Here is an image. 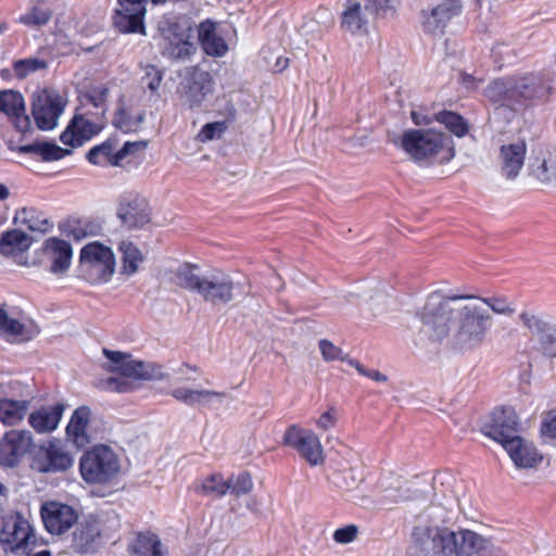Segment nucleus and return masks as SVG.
<instances>
[{
	"label": "nucleus",
	"instance_id": "f257e3e1",
	"mask_svg": "<svg viewBox=\"0 0 556 556\" xmlns=\"http://www.w3.org/2000/svg\"><path fill=\"white\" fill-rule=\"evenodd\" d=\"M472 294L428 295L419 313L420 332L433 342L445 339L454 325L453 342L460 351H471L484 344L493 326V317Z\"/></svg>",
	"mask_w": 556,
	"mask_h": 556
},
{
	"label": "nucleus",
	"instance_id": "f03ea898",
	"mask_svg": "<svg viewBox=\"0 0 556 556\" xmlns=\"http://www.w3.org/2000/svg\"><path fill=\"white\" fill-rule=\"evenodd\" d=\"M555 90L549 73H533L496 79L485 89V97L502 108L518 112L546 101Z\"/></svg>",
	"mask_w": 556,
	"mask_h": 556
},
{
	"label": "nucleus",
	"instance_id": "7ed1b4c3",
	"mask_svg": "<svg viewBox=\"0 0 556 556\" xmlns=\"http://www.w3.org/2000/svg\"><path fill=\"white\" fill-rule=\"evenodd\" d=\"M173 282L198 294L213 305H225L235 299L237 285L231 276L220 269L201 273L197 265L184 263L173 271Z\"/></svg>",
	"mask_w": 556,
	"mask_h": 556
},
{
	"label": "nucleus",
	"instance_id": "20e7f679",
	"mask_svg": "<svg viewBox=\"0 0 556 556\" xmlns=\"http://www.w3.org/2000/svg\"><path fill=\"white\" fill-rule=\"evenodd\" d=\"M99 131L100 127L98 124L89 119L86 115L75 114L60 135L61 142L71 149L61 148L54 142L37 141L21 146L18 152L23 154H36L40 156L43 162L59 161L71 155L72 149L84 146Z\"/></svg>",
	"mask_w": 556,
	"mask_h": 556
},
{
	"label": "nucleus",
	"instance_id": "39448f33",
	"mask_svg": "<svg viewBox=\"0 0 556 556\" xmlns=\"http://www.w3.org/2000/svg\"><path fill=\"white\" fill-rule=\"evenodd\" d=\"M401 148L418 163H447L455 156L452 138L433 129L406 130Z\"/></svg>",
	"mask_w": 556,
	"mask_h": 556
},
{
	"label": "nucleus",
	"instance_id": "423d86ee",
	"mask_svg": "<svg viewBox=\"0 0 556 556\" xmlns=\"http://www.w3.org/2000/svg\"><path fill=\"white\" fill-rule=\"evenodd\" d=\"M119 469L117 454L104 444L94 445L79 460L80 476L89 484H105L117 476Z\"/></svg>",
	"mask_w": 556,
	"mask_h": 556
},
{
	"label": "nucleus",
	"instance_id": "0eeeda50",
	"mask_svg": "<svg viewBox=\"0 0 556 556\" xmlns=\"http://www.w3.org/2000/svg\"><path fill=\"white\" fill-rule=\"evenodd\" d=\"M0 545L4 553L27 555L37 545V538L29 520L21 513L12 511L2 517Z\"/></svg>",
	"mask_w": 556,
	"mask_h": 556
},
{
	"label": "nucleus",
	"instance_id": "6e6552de",
	"mask_svg": "<svg viewBox=\"0 0 556 556\" xmlns=\"http://www.w3.org/2000/svg\"><path fill=\"white\" fill-rule=\"evenodd\" d=\"M78 270L80 276L92 285L109 281L115 270L112 250L98 242L85 245L80 251Z\"/></svg>",
	"mask_w": 556,
	"mask_h": 556
},
{
	"label": "nucleus",
	"instance_id": "1a4fd4ad",
	"mask_svg": "<svg viewBox=\"0 0 556 556\" xmlns=\"http://www.w3.org/2000/svg\"><path fill=\"white\" fill-rule=\"evenodd\" d=\"M520 430L516 410L509 406L495 408L481 427V432L485 437L498 442L503 447L506 441L518 438Z\"/></svg>",
	"mask_w": 556,
	"mask_h": 556
},
{
	"label": "nucleus",
	"instance_id": "9d476101",
	"mask_svg": "<svg viewBox=\"0 0 556 556\" xmlns=\"http://www.w3.org/2000/svg\"><path fill=\"white\" fill-rule=\"evenodd\" d=\"M119 378L111 377L106 380V389L116 392H126L129 383L125 378H134L141 380H163L168 376L163 371V367L156 363L134 361L130 355L126 358L122 367L119 366Z\"/></svg>",
	"mask_w": 556,
	"mask_h": 556
},
{
	"label": "nucleus",
	"instance_id": "9b49d317",
	"mask_svg": "<svg viewBox=\"0 0 556 556\" xmlns=\"http://www.w3.org/2000/svg\"><path fill=\"white\" fill-rule=\"evenodd\" d=\"M65 106L66 100L55 91L43 90L37 93L31 103L36 126L43 131L54 129Z\"/></svg>",
	"mask_w": 556,
	"mask_h": 556
},
{
	"label": "nucleus",
	"instance_id": "f8f14e48",
	"mask_svg": "<svg viewBox=\"0 0 556 556\" xmlns=\"http://www.w3.org/2000/svg\"><path fill=\"white\" fill-rule=\"evenodd\" d=\"M26 387L17 381L0 384V421L4 425H16L26 415L30 399H14L15 395L24 396Z\"/></svg>",
	"mask_w": 556,
	"mask_h": 556
},
{
	"label": "nucleus",
	"instance_id": "ddd939ff",
	"mask_svg": "<svg viewBox=\"0 0 556 556\" xmlns=\"http://www.w3.org/2000/svg\"><path fill=\"white\" fill-rule=\"evenodd\" d=\"M283 443L298 451L312 466L324 460L320 440L312 430L292 425L285 432Z\"/></svg>",
	"mask_w": 556,
	"mask_h": 556
},
{
	"label": "nucleus",
	"instance_id": "4468645a",
	"mask_svg": "<svg viewBox=\"0 0 556 556\" xmlns=\"http://www.w3.org/2000/svg\"><path fill=\"white\" fill-rule=\"evenodd\" d=\"M151 211L144 198L124 192L118 200L117 217L128 229L141 228L150 222Z\"/></svg>",
	"mask_w": 556,
	"mask_h": 556
},
{
	"label": "nucleus",
	"instance_id": "2eb2a0df",
	"mask_svg": "<svg viewBox=\"0 0 556 556\" xmlns=\"http://www.w3.org/2000/svg\"><path fill=\"white\" fill-rule=\"evenodd\" d=\"M74 464L73 456L60 444L49 442L41 446L33 460V467L39 472H62L70 469Z\"/></svg>",
	"mask_w": 556,
	"mask_h": 556
},
{
	"label": "nucleus",
	"instance_id": "dca6fc26",
	"mask_svg": "<svg viewBox=\"0 0 556 556\" xmlns=\"http://www.w3.org/2000/svg\"><path fill=\"white\" fill-rule=\"evenodd\" d=\"M146 3L147 0H118L119 8L113 17L114 26L121 33L144 34Z\"/></svg>",
	"mask_w": 556,
	"mask_h": 556
},
{
	"label": "nucleus",
	"instance_id": "f3484780",
	"mask_svg": "<svg viewBox=\"0 0 556 556\" xmlns=\"http://www.w3.org/2000/svg\"><path fill=\"white\" fill-rule=\"evenodd\" d=\"M33 437L26 430H11L0 440V465L14 467L29 452Z\"/></svg>",
	"mask_w": 556,
	"mask_h": 556
},
{
	"label": "nucleus",
	"instance_id": "a211bd4d",
	"mask_svg": "<svg viewBox=\"0 0 556 556\" xmlns=\"http://www.w3.org/2000/svg\"><path fill=\"white\" fill-rule=\"evenodd\" d=\"M424 542L427 556H459L460 531L448 528H430Z\"/></svg>",
	"mask_w": 556,
	"mask_h": 556
},
{
	"label": "nucleus",
	"instance_id": "6ab92c4d",
	"mask_svg": "<svg viewBox=\"0 0 556 556\" xmlns=\"http://www.w3.org/2000/svg\"><path fill=\"white\" fill-rule=\"evenodd\" d=\"M181 86L186 101L193 109L200 106L213 91V79L208 72L194 66L187 71Z\"/></svg>",
	"mask_w": 556,
	"mask_h": 556
},
{
	"label": "nucleus",
	"instance_id": "aec40b11",
	"mask_svg": "<svg viewBox=\"0 0 556 556\" xmlns=\"http://www.w3.org/2000/svg\"><path fill=\"white\" fill-rule=\"evenodd\" d=\"M40 515L45 528L51 534H62L77 520L76 511L67 504L47 502L41 506Z\"/></svg>",
	"mask_w": 556,
	"mask_h": 556
},
{
	"label": "nucleus",
	"instance_id": "412c9836",
	"mask_svg": "<svg viewBox=\"0 0 556 556\" xmlns=\"http://www.w3.org/2000/svg\"><path fill=\"white\" fill-rule=\"evenodd\" d=\"M460 0H443L431 10H422V27L425 31L441 35L451 20L462 13Z\"/></svg>",
	"mask_w": 556,
	"mask_h": 556
},
{
	"label": "nucleus",
	"instance_id": "4be33fe9",
	"mask_svg": "<svg viewBox=\"0 0 556 556\" xmlns=\"http://www.w3.org/2000/svg\"><path fill=\"white\" fill-rule=\"evenodd\" d=\"M0 112L9 117L18 132L30 131L31 121L26 114L25 100L21 92L12 89L0 91Z\"/></svg>",
	"mask_w": 556,
	"mask_h": 556
},
{
	"label": "nucleus",
	"instance_id": "5701e85b",
	"mask_svg": "<svg viewBox=\"0 0 556 556\" xmlns=\"http://www.w3.org/2000/svg\"><path fill=\"white\" fill-rule=\"evenodd\" d=\"M102 518H88L76 528L73 533V547L80 554L94 552L103 534Z\"/></svg>",
	"mask_w": 556,
	"mask_h": 556
},
{
	"label": "nucleus",
	"instance_id": "b1692460",
	"mask_svg": "<svg viewBox=\"0 0 556 556\" xmlns=\"http://www.w3.org/2000/svg\"><path fill=\"white\" fill-rule=\"evenodd\" d=\"M191 28L186 27L179 29L177 25L169 28V35L163 48V55L173 60H186L195 50L194 45L190 41Z\"/></svg>",
	"mask_w": 556,
	"mask_h": 556
},
{
	"label": "nucleus",
	"instance_id": "393cba45",
	"mask_svg": "<svg viewBox=\"0 0 556 556\" xmlns=\"http://www.w3.org/2000/svg\"><path fill=\"white\" fill-rule=\"evenodd\" d=\"M459 556H502V552L482 535L470 530H462Z\"/></svg>",
	"mask_w": 556,
	"mask_h": 556
},
{
	"label": "nucleus",
	"instance_id": "a878e982",
	"mask_svg": "<svg viewBox=\"0 0 556 556\" xmlns=\"http://www.w3.org/2000/svg\"><path fill=\"white\" fill-rule=\"evenodd\" d=\"M504 448L519 468H531L542 460V456L533 444L523 440L520 435L511 441H506Z\"/></svg>",
	"mask_w": 556,
	"mask_h": 556
},
{
	"label": "nucleus",
	"instance_id": "bb28decb",
	"mask_svg": "<svg viewBox=\"0 0 556 556\" xmlns=\"http://www.w3.org/2000/svg\"><path fill=\"white\" fill-rule=\"evenodd\" d=\"M527 146L523 141L502 146L501 172L507 179H515L523 166Z\"/></svg>",
	"mask_w": 556,
	"mask_h": 556
},
{
	"label": "nucleus",
	"instance_id": "cd10ccee",
	"mask_svg": "<svg viewBox=\"0 0 556 556\" xmlns=\"http://www.w3.org/2000/svg\"><path fill=\"white\" fill-rule=\"evenodd\" d=\"M90 416V408L80 406L74 410L66 427L67 439L77 447H85L90 442L87 433Z\"/></svg>",
	"mask_w": 556,
	"mask_h": 556
},
{
	"label": "nucleus",
	"instance_id": "c85d7f7f",
	"mask_svg": "<svg viewBox=\"0 0 556 556\" xmlns=\"http://www.w3.org/2000/svg\"><path fill=\"white\" fill-rule=\"evenodd\" d=\"M198 37L202 49L208 55L223 56L228 51L227 43L216 33V24L210 20L199 25Z\"/></svg>",
	"mask_w": 556,
	"mask_h": 556
},
{
	"label": "nucleus",
	"instance_id": "c756f323",
	"mask_svg": "<svg viewBox=\"0 0 556 556\" xmlns=\"http://www.w3.org/2000/svg\"><path fill=\"white\" fill-rule=\"evenodd\" d=\"M45 250L51 260L50 270L52 273H63L70 267L73 251L68 242L50 238L46 241Z\"/></svg>",
	"mask_w": 556,
	"mask_h": 556
},
{
	"label": "nucleus",
	"instance_id": "7c9ffc66",
	"mask_svg": "<svg viewBox=\"0 0 556 556\" xmlns=\"http://www.w3.org/2000/svg\"><path fill=\"white\" fill-rule=\"evenodd\" d=\"M64 405L61 403L49 407H41L29 415V425L39 433L53 431L63 415Z\"/></svg>",
	"mask_w": 556,
	"mask_h": 556
},
{
	"label": "nucleus",
	"instance_id": "2f4dec72",
	"mask_svg": "<svg viewBox=\"0 0 556 556\" xmlns=\"http://www.w3.org/2000/svg\"><path fill=\"white\" fill-rule=\"evenodd\" d=\"M169 394L178 402L187 406L207 405L213 399H223L224 392H217L205 389H192L188 387H177L169 391Z\"/></svg>",
	"mask_w": 556,
	"mask_h": 556
},
{
	"label": "nucleus",
	"instance_id": "473e14b6",
	"mask_svg": "<svg viewBox=\"0 0 556 556\" xmlns=\"http://www.w3.org/2000/svg\"><path fill=\"white\" fill-rule=\"evenodd\" d=\"M341 27L353 35H362L367 31L368 18L359 2L348 1L341 14Z\"/></svg>",
	"mask_w": 556,
	"mask_h": 556
},
{
	"label": "nucleus",
	"instance_id": "72a5a7b5",
	"mask_svg": "<svg viewBox=\"0 0 556 556\" xmlns=\"http://www.w3.org/2000/svg\"><path fill=\"white\" fill-rule=\"evenodd\" d=\"M0 332L18 341H29L38 334L39 330L34 326L27 327L17 319L11 318L7 311L0 306Z\"/></svg>",
	"mask_w": 556,
	"mask_h": 556
},
{
	"label": "nucleus",
	"instance_id": "f704fd0d",
	"mask_svg": "<svg viewBox=\"0 0 556 556\" xmlns=\"http://www.w3.org/2000/svg\"><path fill=\"white\" fill-rule=\"evenodd\" d=\"M116 140L108 139L101 144L91 148L87 153L89 163L99 166H118L119 160L117 159Z\"/></svg>",
	"mask_w": 556,
	"mask_h": 556
},
{
	"label": "nucleus",
	"instance_id": "c9c22d12",
	"mask_svg": "<svg viewBox=\"0 0 556 556\" xmlns=\"http://www.w3.org/2000/svg\"><path fill=\"white\" fill-rule=\"evenodd\" d=\"M31 245V239L20 229L4 231L0 236V252L2 254H15L26 251Z\"/></svg>",
	"mask_w": 556,
	"mask_h": 556
},
{
	"label": "nucleus",
	"instance_id": "e433bc0d",
	"mask_svg": "<svg viewBox=\"0 0 556 556\" xmlns=\"http://www.w3.org/2000/svg\"><path fill=\"white\" fill-rule=\"evenodd\" d=\"M14 223L25 225L29 230L37 232H48L52 228V224L48 220L43 213L36 208H23L14 216Z\"/></svg>",
	"mask_w": 556,
	"mask_h": 556
},
{
	"label": "nucleus",
	"instance_id": "4c0bfd02",
	"mask_svg": "<svg viewBox=\"0 0 556 556\" xmlns=\"http://www.w3.org/2000/svg\"><path fill=\"white\" fill-rule=\"evenodd\" d=\"M134 556H164L165 552L159 536L152 532H142L137 535L132 545Z\"/></svg>",
	"mask_w": 556,
	"mask_h": 556
},
{
	"label": "nucleus",
	"instance_id": "58836bf2",
	"mask_svg": "<svg viewBox=\"0 0 556 556\" xmlns=\"http://www.w3.org/2000/svg\"><path fill=\"white\" fill-rule=\"evenodd\" d=\"M119 251L122 253L123 271L128 275L135 274L139 264L143 261L141 252L132 242L128 241H123L119 244Z\"/></svg>",
	"mask_w": 556,
	"mask_h": 556
},
{
	"label": "nucleus",
	"instance_id": "ea45409f",
	"mask_svg": "<svg viewBox=\"0 0 556 556\" xmlns=\"http://www.w3.org/2000/svg\"><path fill=\"white\" fill-rule=\"evenodd\" d=\"M435 119L457 137L466 136L469 130V126L464 117L451 111L438 113Z\"/></svg>",
	"mask_w": 556,
	"mask_h": 556
},
{
	"label": "nucleus",
	"instance_id": "a19ab883",
	"mask_svg": "<svg viewBox=\"0 0 556 556\" xmlns=\"http://www.w3.org/2000/svg\"><path fill=\"white\" fill-rule=\"evenodd\" d=\"M522 325L534 336L536 339L546 331L553 324L549 323L543 315L534 312L525 311L519 316Z\"/></svg>",
	"mask_w": 556,
	"mask_h": 556
},
{
	"label": "nucleus",
	"instance_id": "79ce46f5",
	"mask_svg": "<svg viewBox=\"0 0 556 556\" xmlns=\"http://www.w3.org/2000/svg\"><path fill=\"white\" fill-rule=\"evenodd\" d=\"M195 490L198 492H202L205 495H215L217 497H222L228 494L229 486L227 485V481L224 480L222 475L214 473L204 479L201 485L197 486Z\"/></svg>",
	"mask_w": 556,
	"mask_h": 556
},
{
	"label": "nucleus",
	"instance_id": "37998d69",
	"mask_svg": "<svg viewBox=\"0 0 556 556\" xmlns=\"http://www.w3.org/2000/svg\"><path fill=\"white\" fill-rule=\"evenodd\" d=\"M476 302L482 304L486 309L490 308L494 314L511 316L516 312L515 305L505 296H477Z\"/></svg>",
	"mask_w": 556,
	"mask_h": 556
},
{
	"label": "nucleus",
	"instance_id": "c03bdc74",
	"mask_svg": "<svg viewBox=\"0 0 556 556\" xmlns=\"http://www.w3.org/2000/svg\"><path fill=\"white\" fill-rule=\"evenodd\" d=\"M226 481L229 486L228 493L237 497L250 493L253 489L252 477L247 471H242L237 476L232 475Z\"/></svg>",
	"mask_w": 556,
	"mask_h": 556
},
{
	"label": "nucleus",
	"instance_id": "a18cd8bd",
	"mask_svg": "<svg viewBox=\"0 0 556 556\" xmlns=\"http://www.w3.org/2000/svg\"><path fill=\"white\" fill-rule=\"evenodd\" d=\"M533 176L544 185L556 184V156L549 155L544 159L533 168Z\"/></svg>",
	"mask_w": 556,
	"mask_h": 556
},
{
	"label": "nucleus",
	"instance_id": "49530a36",
	"mask_svg": "<svg viewBox=\"0 0 556 556\" xmlns=\"http://www.w3.org/2000/svg\"><path fill=\"white\" fill-rule=\"evenodd\" d=\"M52 16V12L49 9L41 7H33L25 14L21 15L18 22L26 26L40 27L46 25Z\"/></svg>",
	"mask_w": 556,
	"mask_h": 556
},
{
	"label": "nucleus",
	"instance_id": "de8ad7c7",
	"mask_svg": "<svg viewBox=\"0 0 556 556\" xmlns=\"http://www.w3.org/2000/svg\"><path fill=\"white\" fill-rule=\"evenodd\" d=\"M144 115L138 114L132 117L125 109H119L114 117V125L123 132L135 131L143 122Z\"/></svg>",
	"mask_w": 556,
	"mask_h": 556
},
{
	"label": "nucleus",
	"instance_id": "09e8293b",
	"mask_svg": "<svg viewBox=\"0 0 556 556\" xmlns=\"http://www.w3.org/2000/svg\"><path fill=\"white\" fill-rule=\"evenodd\" d=\"M539 351L546 357H556V325H552L538 339Z\"/></svg>",
	"mask_w": 556,
	"mask_h": 556
},
{
	"label": "nucleus",
	"instance_id": "8fccbe9b",
	"mask_svg": "<svg viewBox=\"0 0 556 556\" xmlns=\"http://www.w3.org/2000/svg\"><path fill=\"white\" fill-rule=\"evenodd\" d=\"M47 67V62L41 59H23L13 64V70L17 78H25L30 73L43 70Z\"/></svg>",
	"mask_w": 556,
	"mask_h": 556
},
{
	"label": "nucleus",
	"instance_id": "3c124183",
	"mask_svg": "<svg viewBox=\"0 0 556 556\" xmlns=\"http://www.w3.org/2000/svg\"><path fill=\"white\" fill-rule=\"evenodd\" d=\"M227 123L224 121L207 123L201 128V130L197 135V140L202 143H205L214 139H219L223 136V134L227 130Z\"/></svg>",
	"mask_w": 556,
	"mask_h": 556
},
{
	"label": "nucleus",
	"instance_id": "603ef678",
	"mask_svg": "<svg viewBox=\"0 0 556 556\" xmlns=\"http://www.w3.org/2000/svg\"><path fill=\"white\" fill-rule=\"evenodd\" d=\"M318 346L324 361H342L349 364V356L344 354L343 351L339 346L334 345L331 341L327 339H321L318 342Z\"/></svg>",
	"mask_w": 556,
	"mask_h": 556
},
{
	"label": "nucleus",
	"instance_id": "864d4df0",
	"mask_svg": "<svg viewBox=\"0 0 556 556\" xmlns=\"http://www.w3.org/2000/svg\"><path fill=\"white\" fill-rule=\"evenodd\" d=\"M357 533L358 528L355 525H348L334 531L333 540L339 544H348L356 539Z\"/></svg>",
	"mask_w": 556,
	"mask_h": 556
},
{
	"label": "nucleus",
	"instance_id": "5fc2aeb1",
	"mask_svg": "<svg viewBox=\"0 0 556 556\" xmlns=\"http://www.w3.org/2000/svg\"><path fill=\"white\" fill-rule=\"evenodd\" d=\"M349 365L354 367L362 376H365L374 381L386 382L388 380V377L384 374L376 369H367L356 359H349Z\"/></svg>",
	"mask_w": 556,
	"mask_h": 556
},
{
	"label": "nucleus",
	"instance_id": "6e6d98bb",
	"mask_svg": "<svg viewBox=\"0 0 556 556\" xmlns=\"http://www.w3.org/2000/svg\"><path fill=\"white\" fill-rule=\"evenodd\" d=\"M146 148V141H127L121 149H117V159L121 163L128 155H134L139 151H143Z\"/></svg>",
	"mask_w": 556,
	"mask_h": 556
},
{
	"label": "nucleus",
	"instance_id": "4d7b16f0",
	"mask_svg": "<svg viewBox=\"0 0 556 556\" xmlns=\"http://www.w3.org/2000/svg\"><path fill=\"white\" fill-rule=\"evenodd\" d=\"M103 355L110 361V365L108 369L110 371L119 370V366L124 364L129 354L119 352V351H111L109 349H103Z\"/></svg>",
	"mask_w": 556,
	"mask_h": 556
},
{
	"label": "nucleus",
	"instance_id": "13d9d810",
	"mask_svg": "<svg viewBox=\"0 0 556 556\" xmlns=\"http://www.w3.org/2000/svg\"><path fill=\"white\" fill-rule=\"evenodd\" d=\"M338 421V414L334 407H330L327 412L321 414L316 420V426L320 430H329L336 427Z\"/></svg>",
	"mask_w": 556,
	"mask_h": 556
},
{
	"label": "nucleus",
	"instance_id": "bf43d9fd",
	"mask_svg": "<svg viewBox=\"0 0 556 556\" xmlns=\"http://www.w3.org/2000/svg\"><path fill=\"white\" fill-rule=\"evenodd\" d=\"M395 0H366L365 10H371L377 14H387L394 9Z\"/></svg>",
	"mask_w": 556,
	"mask_h": 556
},
{
	"label": "nucleus",
	"instance_id": "052dcab7",
	"mask_svg": "<svg viewBox=\"0 0 556 556\" xmlns=\"http://www.w3.org/2000/svg\"><path fill=\"white\" fill-rule=\"evenodd\" d=\"M541 432L545 437L556 439V414L542 424Z\"/></svg>",
	"mask_w": 556,
	"mask_h": 556
},
{
	"label": "nucleus",
	"instance_id": "680f3d73",
	"mask_svg": "<svg viewBox=\"0 0 556 556\" xmlns=\"http://www.w3.org/2000/svg\"><path fill=\"white\" fill-rule=\"evenodd\" d=\"M541 432L545 437L556 439V414L542 424Z\"/></svg>",
	"mask_w": 556,
	"mask_h": 556
},
{
	"label": "nucleus",
	"instance_id": "e2e57ef3",
	"mask_svg": "<svg viewBox=\"0 0 556 556\" xmlns=\"http://www.w3.org/2000/svg\"><path fill=\"white\" fill-rule=\"evenodd\" d=\"M68 236L75 239L76 241H80L81 239L88 236V232L85 226L80 222H77L70 226Z\"/></svg>",
	"mask_w": 556,
	"mask_h": 556
},
{
	"label": "nucleus",
	"instance_id": "0e129e2a",
	"mask_svg": "<svg viewBox=\"0 0 556 556\" xmlns=\"http://www.w3.org/2000/svg\"><path fill=\"white\" fill-rule=\"evenodd\" d=\"M186 370H191V371H199V368L198 366H192L188 363H182L177 369L174 370L175 375L179 376L178 377V380L182 381V380H191V378L189 377H184L185 374H186Z\"/></svg>",
	"mask_w": 556,
	"mask_h": 556
},
{
	"label": "nucleus",
	"instance_id": "69168bd1",
	"mask_svg": "<svg viewBox=\"0 0 556 556\" xmlns=\"http://www.w3.org/2000/svg\"><path fill=\"white\" fill-rule=\"evenodd\" d=\"M412 119L416 125H428L431 122V118L422 113L413 111Z\"/></svg>",
	"mask_w": 556,
	"mask_h": 556
},
{
	"label": "nucleus",
	"instance_id": "338daca9",
	"mask_svg": "<svg viewBox=\"0 0 556 556\" xmlns=\"http://www.w3.org/2000/svg\"><path fill=\"white\" fill-rule=\"evenodd\" d=\"M161 85V76L157 75L155 77H153L149 83H148V88L151 90V91H155L159 89Z\"/></svg>",
	"mask_w": 556,
	"mask_h": 556
},
{
	"label": "nucleus",
	"instance_id": "774afa93",
	"mask_svg": "<svg viewBox=\"0 0 556 556\" xmlns=\"http://www.w3.org/2000/svg\"><path fill=\"white\" fill-rule=\"evenodd\" d=\"M462 81L466 85L468 89L473 87V77L468 74H462Z\"/></svg>",
	"mask_w": 556,
	"mask_h": 556
}]
</instances>
